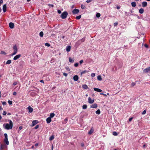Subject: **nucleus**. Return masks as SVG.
<instances>
[{
    "instance_id": "nucleus-1",
    "label": "nucleus",
    "mask_w": 150,
    "mask_h": 150,
    "mask_svg": "<svg viewBox=\"0 0 150 150\" xmlns=\"http://www.w3.org/2000/svg\"><path fill=\"white\" fill-rule=\"evenodd\" d=\"M8 121L9 122V124L6 123L4 124L3 125V126L7 130L11 129L13 126V123L12 121L11 120H9Z\"/></svg>"
},
{
    "instance_id": "nucleus-2",
    "label": "nucleus",
    "mask_w": 150,
    "mask_h": 150,
    "mask_svg": "<svg viewBox=\"0 0 150 150\" xmlns=\"http://www.w3.org/2000/svg\"><path fill=\"white\" fill-rule=\"evenodd\" d=\"M68 15V13L66 11H64L62 14L61 17L62 19H65L67 17Z\"/></svg>"
},
{
    "instance_id": "nucleus-3",
    "label": "nucleus",
    "mask_w": 150,
    "mask_h": 150,
    "mask_svg": "<svg viewBox=\"0 0 150 150\" xmlns=\"http://www.w3.org/2000/svg\"><path fill=\"white\" fill-rule=\"evenodd\" d=\"M4 135L5 136V139L4 140V142L6 143V145H8L9 144V142L8 139L7 134L6 133H5L4 134Z\"/></svg>"
},
{
    "instance_id": "nucleus-4",
    "label": "nucleus",
    "mask_w": 150,
    "mask_h": 150,
    "mask_svg": "<svg viewBox=\"0 0 150 150\" xmlns=\"http://www.w3.org/2000/svg\"><path fill=\"white\" fill-rule=\"evenodd\" d=\"M13 52H14L15 54H16L17 52L18 51V48L17 47V46L16 45H15L13 47Z\"/></svg>"
},
{
    "instance_id": "nucleus-5",
    "label": "nucleus",
    "mask_w": 150,
    "mask_h": 150,
    "mask_svg": "<svg viewBox=\"0 0 150 150\" xmlns=\"http://www.w3.org/2000/svg\"><path fill=\"white\" fill-rule=\"evenodd\" d=\"M21 54H18L16 55L13 58V59L14 60H17L21 57Z\"/></svg>"
},
{
    "instance_id": "nucleus-6",
    "label": "nucleus",
    "mask_w": 150,
    "mask_h": 150,
    "mask_svg": "<svg viewBox=\"0 0 150 150\" xmlns=\"http://www.w3.org/2000/svg\"><path fill=\"white\" fill-rule=\"evenodd\" d=\"M79 9L75 8L72 11V12L73 14H76L79 13Z\"/></svg>"
},
{
    "instance_id": "nucleus-7",
    "label": "nucleus",
    "mask_w": 150,
    "mask_h": 150,
    "mask_svg": "<svg viewBox=\"0 0 150 150\" xmlns=\"http://www.w3.org/2000/svg\"><path fill=\"white\" fill-rule=\"evenodd\" d=\"M150 71V68L148 67L145 69H144L143 70V72L144 73H147Z\"/></svg>"
},
{
    "instance_id": "nucleus-8",
    "label": "nucleus",
    "mask_w": 150,
    "mask_h": 150,
    "mask_svg": "<svg viewBox=\"0 0 150 150\" xmlns=\"http://www.w3.org/2000/svg\"><path fill=\"white\" fill-rule=\"evenodd\" d=\"M39 122L37 120H35L32 122V125L31 126H33L35 125L36 124H38Z\"/></svg>"
},
{
    "instance_id": "nucleus-9",
    "label": "nucleus",
    "mask_w": 150,
    "mask_h": 150,
    "mask_svg": "<svg viewBox=\"0 0 150 150\" xmlns=\"http://www.w3.org/2000/svg\"><path fill=\"white\" fill-rule=\"evenodd\" d=\"M94 102V100H92L91 98L90 97L88 98V102L90 104L93 103Z\"/></svg>"
},
{
    "instance_id": "nucleus-10",
    "label": "nucleus",
    "mask_w": 150,
    "mask_h": 150,
    "mask_svg": "<svg viewBox=\"0 0 150 150\" xmlns=\"http://www.w3.org/2000/svg\"><path fill=\"white\" fill-rule=\"evenodd\" d=\"M3 10L4 12H5L6 11V4H5L3 5Z\"/></svg>"
},
{
    "instance_id": "nucleus-11",
    "label": "nucleus",
    "mask_w": 150,
    "mask_h": 150,
    "mask_svg": "<svg viewBox=\"0 0 150 150\" xmlns=\"http://www.w3.org/2000/svg\"><path fill=\"white\" fill-rule=\"evenodd\" d=\"M14 24L12 22H10L9 23V26L10 28L13 29L14 28Z\"/></svg>"
},
{
    "instance_id": "nucleus-12",
    "label": "nucleus",
    "mask_w": 150,
    "mask_h": 150,
    "mask_svg": "<svg viewBox=\"0 0 150 150\" xmlns=\"http://www.w3.org/2000/svg\"><path fill=\"white\" fill-rule=\"evenodd\" d=\"M94 130L93 127L91 128V130L88 132V133L89 134H91L94 132Z\"/></svg>"
},
{
    "instance_id": "nucleus-13",
    "label": "nucleus",
    "mask_w": 150,
    "mask_h": 150,
    "mask_svg": "<svg viewBox=\"0 0 150 150\" xmlns=\"http://www.w3.org/2000/svg\"><path fill=\"white\" fill-rule=\"evenodd\" d=\"M97 107V105L96 103H94L92 105L90 106L91 108H96Z\"/></svg>"
},
{
    "instance_id": "nucleus-14",
    "label": "nucleus",
    "mask_w": 150,
    "mask_h": 150,
    "mask_svg": "<svg viewBox=\"0 0 150 150\" xmlns=\"http://www.w3.org/2000/svg\"><path fill=\"white\" fill-rule=\"evenodd\" d=\"M93 89L95 91L99 92H101L102 91L101 89L97 88H94Z\"/></svg>"
},
{
    "instance_id": "nucleus-15",
    "label": "nucleus",
    "mask_w": 150,
    "mask_h": 150,
    "mask_svg": "<svg viewBox=\"0 0 150 150\" xmlns=\"http://www.w3.org/2000/svg\"><path fill=\"white\" fill-rule=\"evenodd\" d=\"M79 79V76L77 75H75L73 77V79L74 81H77Z\"/></svg>"
},
{
    "instance_id": "nucleus-16",
    "label": "nucleus",
    "mask_w": 150,
    "mask_h": 150,
    "mask_svg": "<svg viewBox=\"0 0 150 150\" xmlns=\"http://www.w3.org/2000/svg\"><path fill=\"white\" fill-rule=\"evenodd\" d=\"M71 48L70 46H67L66 47V50L67 52H69L70 51Z\"/></svg>"
},
{
    "instance_id": "nucleus-17",
    "label": "nucleus",
    "mask_w": 150,
    "mask_h": 150,
    "mask_svg": "<svg viewBox=\"0 0 150 150\" xmlns=\"http://www.w3.org/2000/svg\"><path fill=\"white\" fill-rule=\"evenodd\" d=\"M51 121V118L50 117H48L46 119V122L47 123H50Z\"/></svg>"
},
{
    "instance_id": "nucleus-18",
    "label": "nucleus",
    "mask_w": 150,
    "mask_h": 150,
    "mask_svg": "<svg viewBox=\"0 0 150 150\" xmlns=\"http://www.w3.org/2000/svg\"><path fill=\"white\" fill-rule=\"evenodd\" d=\"M28 108V109L29 112H32L33 110V109L30 106H29Z\"/></svg>"
},
{
    "instance_id": "nucleus-19",
    "label": "nucleus",
    "mask_w": 150,
    "mask_h": 150,
    "mask_svg": "<svg viewBox=\"0 0 150 150\" xmlns=\"http://www.w3.org/2000/svg\"><path fill=\"white\" fill-rule=\"evenodd\" d=\"M143 7H146L147 5V3L146 2L144 1L142 3Z\"/></svg>"
},
{
    "instance_id": "nucleus-20",
    "label": "nucleus",
    "mask_w": 150,
    "mask_h": 150,
    "mask_svg": "<svg viewBox=\"0 0 150 150\" xmlns=\"http://www.w3.org/2000/svg\"><path fill=\"white\" fill-rule=\"evenodd\" d=\"M82 88L84 89H86L88 88V86L86 84H84L82 86Z\"/></svg>"
},
{
    "instance_id": "nucleus-21",
    "label": "nucleus",
    "mask_w": 150,
    "mask_h": 150,
    "mask_svg": "<svg viewBox=\"0 0 150 150\" xmlns=\"http://www.w3.org/2000/svg\"><path fill=\"white\" fill-rule=\"evenodd\" d=\"M144 10L142 8H141L139 10V12L141 13L142 14L144 13Z\"/></svg>"
},
{
    "instance_id": "nucleus-22",
    "label": "nucleus",
    "mask_w": 150,
    "mask_h": 150,
    "mask_svg": "<svg viewBox=\"0 0 150 150\" xmlns=\"http://www.w3.org/2000/svg\"><path fill=\"white\" fill-rule=\"evenodd\" d=\"M132 6L133 7H135L136 6V4L135 2H133L131 3Z\"/></svg>"
},
{
    "instance_id": "nucleus-23",
    "label": "nucleus",
    "mask_w": 150,
    "mask_h": 150,
    "mask_svg": "<svg viewBox=\"0 0 150 150\" xmlns=\"http://www.w3.org/2000/svg\"><path fill=\"white\" fill-rule=\"evenodd\" d=\"M55 115V114L54 113H51L50 115V118H53Z\"/></svg>"
},
{
    "instance_id": "nucleus-24",
    "label": "nucleus",
    "mask_w": 150,
    "mask_h": 150,
    "mask_svg": "<svg viewBox=\"0 0 150 150\" xmlns=\"http://www.w3.org/2000/svg\"><path fill=\"white\" fill-rule=\"evenodd\" d=\"M4 145L2 144L0 145V150H2L4 149Z\"/></svg>"
},
{
    "instance_id": "nucleus-25",
    "label": "nucleus",
    "mask_w": 150,
    "mask_h": 150,
    "mask_svg": "<svg viewBox=\"0 0 150 150\" xmlns=\"http://www.w3.org/2000/svg\"><path fill=\"white\" fill-rule=\"evenodd\" d=\"M54 138V136L53 135L51 136L50 137V138L49 139V140L50 141L52 140Z\"/></svg>"
},
{
    "instance_id": "nucleus-26",
    "label": "nucleus",
    "mask_w": 150,
    "mask_h": 150,
    "mask_svg": "<svg viewBox=\"0 0 150 150\" xmlns=\"http://www.w3.org/2000/svg\"><path fill=\"white\" fill-rule=\"evenodd\" d=\"M97 79L99 81H101L102 78L101 76L100 75H99L97 76Z\"/></svg>"
},
{
    "instance_id": "nucleus-27",
    "label": "nucleus",
    "mask_w": 150,
    "mask_h": 150,
    "mask_svg": "<svg viewBox=\"0 0 150 150\" xmlns=\"http://www.w3.org/2000/svg\"><path fill=\"white\" fill-rule=\"evenodd\" d=\"M69 61L70 62L73 63L74 62V60L72 59L71 57H69Z\"/></svg>"
},
{
    "instance_id": "nucleus-28",
    "label": "nucleus",
    "mask_w": 150,
    "mask_h": 150,
    "mask_svg": "<svg viewBox=\"0 0 150 150\" xmlns=\"http://www.w3.org/2000/svg\"><path fill=\"white\" fill-rule=\"evenodd\" d=\"M96 114L99 115L100 113V111L99 109H98L96 112Z\"/></svg>"
},
{
    "instance_id": "nucleus-29",
    "label": "nucleus",
    "mask_w": 150,
    "mask_h": 150,
    "mask_svg": "<svg viewBox=\"0 0 150 150\" xmlns=\"http://www.w3.org/2000/svg\"><path fill=\"white\" fill-rule=\"evenodd\" d=\"M87 105H83L82 106V108L83 109H86L87 108Z\"/></svg>"
},
{
    "instance_id": "nucleus-30",
    "label": "nucleus",
    "mask_w": 150,
    "mask_h": 150,
    "mask_svg": "<svg viewBox=\"0 0 150 150\" xmlns=\"http://www.w3.org/2000/svg\"><path fill=\"white\" fill-rule=\"evenodd\" d=\"M39 35L41 37H43V33L42 31L40 32L39 33Z\"/></svg>"
},
{
    "instance_id": "nucleus-31",
    "label": "nucleus",
    "mask_w": 150,
    "mask_h": 150,
    "mask_svg": "<svg viewBox=\"0 0 150 150\" xmlns=\"http://www.w3.org/2000/svg\"><path fill=\"white\" fill-rule=\"evenodd\" d=\"M11 63V60H8L6 62V64H10Z\"/></svg>"
},
{
    "instance_id": "nucleus-32",
    "label": "nucleus",
    "mask_w": 150,
    "mask_h": 150,
    "mask_svg": "<svg viewBox=\"0 0 150 150\" xmlns=\"http://www.w3.org/2000/svg\"><path fill=\"white\" fill-rule=\"evenodd\" d=\"M100 16V14L99 13H97L96 14V16L97 18L99 17Z\"/></svg>"
},
{
    "instance_id": "nucleus-33",
    "label": "nucleus",
    "mask_w": 150,
    "mask_h": 150,
    "mask_svg": "<svg viewBox=\"0 0 150 150\" xmlns=\"http://www.w3.org/2000/svg\"><path fill=\"white\" fill-rule=\"evenodd\" d=\"M112 134L114 136H117L118 134L116 132H113Z\"/></svg>"
},
{
    "instance_id": "nucleus-34",
    "label": "nucleus",
    "mask_w": 150,
    "mask_h": 150,
    "mask_svg": "<svg viewBox=\"0 0 150 150\" xmlns=\"http://www.w3.org/2000/svg\"><path fill=\"white\" fill-rule=\"evenodd\" d=\"M81 8L82 9H84L85 8V6L83 4L81 5Z\"/></svg>"
},
{
    "instance_id": "nucleus-35",
    "label": "nucleus",
    "mask_w": 150,
    "mask_h": 150,
    "mask_svg": "<svg viewBox=\"0 0 150 150\" xmlns=\"http://www.w3.org/2000/svg\"><path fill=\"white\" fill-rule=\"evenodd\" d=\"M85 38H82V39H81L79 40V41H81V42H84L85 41Z\"/></svg>"
},
{
    "instance_id": "nucleus-36",
    "label": "nucleus",
    "mask_w": 150,
    "mask_h": 150,
    "mask_svg": "<svg viewBox=\"0 0 150 150\" xmlns=\"http://www.w3.org/2000/svg\"><path fill=\"white\" fill-rule=\"evenodd\" d=\"M81 15H80L78 16H76V18L77 19H78V20L79 19H80L81 18Z\"/></svg>"
},
{
    "instance_id": "nucleus-37",
    "label": "nucleus",
    "mask_w": 150,
    "mask_h": 150,
    "mask_svg": "<svg viewBox=\"0 0 150 150\" xmlns=\"http://www.w3.org/2000/svg\"><path fill=\"white\" fill-rule=\"evenodd\" d=\"M136 84V83H134V82H132V83H131V86L132 87H133L134 86H135Z\"/></svg>"
},
{
    "instance_id": "nucleus-38",
    "label": "nucleus",
    "mask_w": 150,
    "mask_h": 150,
    "mask_svg": "<svg viewBox=\"0 0 150 150\" xmlns=\"http://www.w3.org/2000/svg\"><path fill=\"white\" fill-rule=\"evenodd\" d=\"M45 46H47L48 47H49L50 46V44L48 43H46L45 44Z\"/></svg>"
},
{
    "instance_id": "nucleus-39",
    "label": "nucleus",
    "mask_w": 150,
    "mask_h": 150,
    "mask_svg": "<svg viewBox=\"0 0 150 150\" xmlns=\"http://www.w3.org/2000/svg\"><path fill=\"white\" fill-rule=\"evenodd\" d=\"M125 14L126 16H128L130 15V13H127V12H125Z\"/></svg>"
},
{
    "instance_id": "nucleus-40",
    "label": "nucleus",
    "mask_w": 150,
    "mask_h": 150,
    "mask_svg": "<svg viewBox=\"0 0 150 150\" xmlns=\"http://www.w3.org/2000/svg\"><path fill=\"white\" fill-rule=\"evenodd\" d=\"M0 53L2 54H4L5 55L6 54V53L4 51H1Z\"/></svg>"
},
{
    "instance_id": "nucleus-41",
    "label": "nucleus",
    "mask_w": 150,
    "mask_h": 150,
    "mask_svg": "<svg viewBox=\"0 0 150 150\" xmlns=\"http://www.w3.org/2000/svg\"><path fill=\"white\" fill-rule=\"evenodd\" d=\"M91 76L92 77H94L95 76V74L94 73H92L91 74Z\"/></svg>"
},
{
    "instance_id": "nucleus-42",
    "label": "nucleus",
    "mask_w": 150,
    "mask_h": 150,
    "mask_svg": "<svg viewBox=\"0 0 150 150\" xmlns=\"http://www.w3.org/2000/svg\"><path fill=\"white\" fill-rule=\"evenodd\" d=\"M79 64L78 63H76L74 64V66L75 67H77L78 66Z\"/></svg>"
},
{
    "instance_id": "nucleus-43",
    "label": "nucleus",
    "mask_w": 150,
    "mask_h": 150,
    "mask_svg": "<svg viewBox=\"0 0 150 150\" xmlns=\"http://www.w3.org/2000/svg\"><path fill=\"white\" fill-rule=\"evenodd\" d=\"M8 103L9 105H11L12 103V102L11 101L9 100L8 101Z\"/></svg>"
},
{
    "instance_id": "nucleus-44",
    "label": "nucleus",
    "mask_w": 150,
    "mask_h": 150,
    "mask_svg": "<svg viewBox=\"0 0 150 150\" xmlns=\"http://www.w3.org/2000/svg\"><path fill=\"white\" fill-rule=\"evenodd\" d=\"M87 71H84L82 72H81V74L82 75L84 73H85V72H86Z\"/></svg>"
},
{
    "instance_id": "nucleus-45",
    "label": "nucleus",
    "mask_w": 150,
    "mask_h": 150,
    "mask_svg": "<svg viewBox=\"0 0 150 150\" xmlns=\"http://www.w3.org/2000/svg\"><path fill=\"white\" fill-rule=\"evenodd\" d=\"M6 112L5 111H4L3 113V115H6Z\"/></svg>"
},
{
    "instance_id": "nucleus-46",
    "label": "nucleus",
    "mask_w": 150,
    "mask_h": 150,
    "mask_svg": "<svg viewBox=\"0 0 150 150\" xmlns=\"http://www.w3.org/2000/svg\"><path fill=\"white\" fill-rule=\"evenodd\" d=\"M92 1V0H87L86 1V2H87V3H89L91 2Z\"/></svg>"
},
{
    "instance_id": "nucleus-47",
    "label": "nucleus",
    "mask_w": 150,
    "mask_h": 150,
    "mask_svg": "<svg viewBox=\"0 0 150 150\" xmlns=\"http://www.w3.org/2000/svg\"><path fill=\"white\" fill-rule=\"evenodd\" d=\"M2 104H3V105H6V103L5 101L4 102H3L2 103Z\"/></svg>"
},
{
    "instance_id": "nucleus-48",
    "label": "nucleus",
    "mask_w": 150,
    "mask_h": 150,
    "mask_svg": "<svg viewBox=\"0 0 150 150\" xmlns=\"http://www.w3.org/2000/svg\"><path fill=\"white\" fill-rule=\"evenodd\" d=\"M146 110H144L142 112V115H144L146 113Z\"/></svg>"
},
{
    "instance_id": "nucleus-49",
    "label": "nucleus",
    "mask_w": 150,
    "mask_h": 150,
    "mask_svg": "<svg viewBox=\"0 0 150 150\" xmlns=\"http://www.w3.org/2000/svg\"><path fill=\"white\" fill-rule=\"evenodd\" d=\"M66 69L67 70L69 71L70 70V69L69 67H66Z\"/></svg>"
},
{
    "instance_id": "nucleus-50",
    "label": "nucleus",
    "mask_w": 150,
    "mask_h": 150,
    "mask_svg": "<svg viewBox=\"0 0 150 150\" xmlns=\"http://www.w3.org/2000/svg\"><path fill=\"white\" fill-rule=\"evenodd\" d=\"M48 5L52 7H54V5L52 4H48Z\"/></svg>"
},
{
    "instance_id": "nucleus-51",
    "label": "nucleus",
    "mask_w": 150,
    "mask_h": 150,
    "mask_svg": "<svg viewBox=\"0 0 150 150\" xmlns=\"http://www.w3.org/2000/svg\"><path fill=\"white\" fill-rule=\"evenodd\" d=\"M63 74L65 76H67L68 75V74L65 73H63Z\"/></svg>"
},
{
    "instance_id": "nucleus-52",
    "label": "nucleus",
    "mask_w": 150,
    "mask_h": 150,
    "mask_svg": "<svg viewBox=\"0 0 150 150\" xmlns=\"http://www.w3.org/2000/svg\"><path fill=\"white\" fill-rule=\"evenodd\" d=\"M144 46L145 47H146V48H148V47H149L148 45L146 44H145L144 45Z\"/></svg>"
},
{
    "instance_id": "nucleus-53",
    "label": "nucleus",
    "mask_w": 150,
    "mask_h": 150,
    "mask_svg": "<svg viewBox=\"0 0 150 150\" xmlns=\"http://www.w3.org/2000/svg\"><path fill=\"white\" fill-rule=\"evenodd\" d=\"M17 84V82H14L13 83V85L14 86H15V85H16Z\"/></svg>"
},
{
    "instance_id": "nucleus-54",
    "label": "nucleus",
    "mask_w": 150,
    "mask_h": 150,
    "mask_svg": "<svg viewBox=\"0 0 150 150\" xmlns=\"http://www.w3.org/2000/svg\"><path fill=\"white\" fill-rule=\"evenodd\" d=\"M39 127V125H37L35 127V129H37Z\"/></svg>"
},
{
    "instance_id": "nucleus-55",
    "label": "nucleus",
    "mask_w": 150,
    "mask_h": 150,
    "mask_svg": "<svg viewBox=\"0 0 150 150\" xmlns=\"http://www.w3.org/2000/svg\"><path fill=\"white\" fill-rule=\"evenodd\" d=\"M23 128V127L22 126H19V129L20 130H21V129H22Z\"/></svg>"
},
{
    "instance_id": "nucleus-56",
    "label": "nucleus",
    "mask_w": 150,
    "mask_h": 150,
    "mask_svg": "<svg viewBox=\"0 0 150 150\" xmlns=\"http://www.w3.org/2000/svg\"><path fill=\"white\" fill-rule=\"evenodd\" d=\"M83 62V60H81L79 61L80 64H81Z\"/></svg>"
},
{
    "instance_id": "nucleus-57",
    "label": "nucleus",
    "mask_w": 150,
    "mask_h": 150,
    "mask_svg": "<svg viewBox=\"0 0 150 150\" xmlns=\"http://www.w3.org/2000/svg\"><path fill=\"white\" fill-rule=\"evenodd\" d=\"M3 2V0H0V6Z\"/></svg>"
},
{
    "instance_id": "nucleus-58",
    "label": "nucleus",
    "mask_w": 150,
    "mask_h": 150,
    "mask_svg": "<svg viewBox=\"0 0 150 150\" xmlns=\"http://www.w3.org/2000/svg\"><path fill=\"white\" fill-rule=\"evenodd\" d=\"M57 12H58V13L59 14H60L61 13V11L59 10Z\"/></svg>"
},
{
    "instance_id": "nucleus-59",
    "label": "nucleus",
    "mask_w": 150,
    "mask_h": 150,
    "mask_svg": "<svg viewBox=\"0 0 150 150\" xmlns=\"http://www.w3.org/2000/svg\"><path fill=\"white\" fill-rule=\"evenodd\" d=\"M118 24L117 23H115L114 24V26H116Z\"/></svg>"
},
{
    "instance_id": "nucleus-60",
    "label": "nucleus",
    "mask_w": 150,
    "mask_h": 150,
    "mask_svg": "<svg viewBox=\"0 0 150 150\" xmlns=\"http://www.w3.org/2000/svg\"><path fill=\"white\" fill-rule=\"evenodd\" d=\"M17 94V93L16 92H14L13 93V95H16Z\"/></svg>"
},
{
    "instance_id": "nucleus-61",
    "label": "nucleus",
    "mask_w": 150,
    "mask_h": 150,
    "mask_svg": "<svg viewBox=\"0 0 150 150\" xmlns=\"http://www.w3.org/2000/svg\"><path fill=\"white\" fill-rule=\"evenodd\" d=\"M132 118H133L132 117H131V118H129V121H131L132 119Z\"/></svg>"
},
{
    "instance_id": "nucleus-62",
    "label": "nucleus",
    "mask_w": 150,
    "mask_h": 150,
    "mask_svg": "<svg viewBox=\"0 0 150 150\" xmlns=\"http://www.w3.org/2000/svg\"><path fill=\"white\" fill-rule=\"evenodd\" d=\"M81 146L83 147L84 146V143H81Z\"/></svg>"
},
{
    "instance_id": "nucleus-63",
    "label": "nucleus",
    "mask_w": 150,
    "mask_h": 150,
    "mask_svg": "<svg viewBox=\"0 0 150 150\" xmlns=\"http://www.w3.org/2000/svg\"><path fill=\"white\" fill-rule=\"evenodd\" d=\"M15 54L14 52H13L12 54H11V56H13V55H15V54Z\"/></svg>"
},
{
    "instance_id": "nucleus-64",
    "label": "nucleus",
    "mask_w": 150,
    "mask_h": 150,
    "mask_svg": "<svg viewBox=\"0 0 150 150\" xmlns=\"http://www.w3.org/2000/svg\"><path fill=\"white\" fill-rule=\"evenodd\" d=\"M38 143H36L35 144V146H37L38 145Z\"/></svg>"
}]
</instances>
